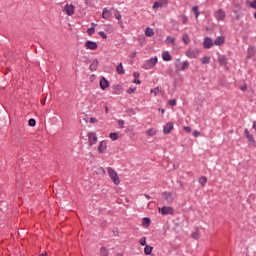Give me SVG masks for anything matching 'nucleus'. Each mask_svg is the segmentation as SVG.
Returning <instances> with one entry per match:
<instances>
[{
	"label": "nucleus",
	"instance_id": "1",
	"mask_svg": "<svg viewBox=\"0 0 256 256\" xmlns=\"http://www.w3.org/2000/svg\"><path fill=\"white\" fill-rule=\"evenodd\" d=\"M108 175H109L110 179L113 181L114 185H119V183H121V180H119V175L117 174L115 169L109 167Z\"/></svg>",
	"mask_w": 256,
	"mask_h": 256
},
{
	"label": "nucleus",
	"instance_id": "2",
	"mask_svg": "<svg viewBox=\"0 0 256 256\" xmlns=\"http://www.w3.org/2000/svg\"><path fill=\"white\" fill-rule=\"evenodd\" d=\"M158 58L153 57L148 59L142 66L143 69H153L155 65H157Z\"/></svg>",
	"mask_w": 256,
	"mask_h": 256
},
{
	"label": "nucleus",
	"instance_id": "3",
	"mask_svg": "<svg viewBox=\"0 0 256 256\" xmlns=\"http://www.w3.org/2000/svg\"><path fill=\"white\" fill-rule=\"evenodd\" d=\"M173 207L171 206H163L162 208H159V213L161 215H173Z\"/></svg>",
	"mask_w": 256,
	"mask_h": 256
},
{
	"label": "nucleus",
	"instance_id": "4",
	"mask_svg": "<svg viewBox=\"0 0 256 256\" xmlns=\"http://www.w3.org/2000/svg\"><path fill=\"white\" fill-rule=\"evenodd\" d=\"M169 5V0H159L154 2L152 9H159V7H167Z\"/></svg>",
	"mask_w": 256,
	"mask_h": 256
},
{
	"label": "nucleus",
	"instance_id": "5",
	"mask_svg": "<svg viewBox=\"0 0 256 256\" xmlns=\"http://www.w3.org/2000/svg\"><path fill=\"white\" fill-rule=\"evenodd\" d=\"M88 141H89L90 147H93V145L97 143V134L95 132H90L88 134Z\"/></svg>",
	"mask_w": 256,
	"mask_h": 256
},
{
	"label": "nucleus",
	"instance_id": "6",
	"mask_svg": "<svg viewBox=\"0 0 256 256\" xmlns=\"http://www.w3.org/2000/svg\"><path fill=\"white\" fill-rule=\"evenodd\" d=\"M213 45H214L213 39H211L210 37L204 38V41H203L204 49H211V47H213Z\"/></svg>",
	"mask_w": 256,
	"mask_h": 256
},
{
	"label": "nucleus",
	"instance_id": "7",
	"mask_svg": "<svg viewBox=\"0 0 256 256\" xmlns=\"http://www.w3.org/2000/svg\"><path fill=\"white\" fill-rule=\"evenodd\" d=\"M64 11L69 15V17H71V15L75 13V6L73 4H66Z\"/></svg>",
	"mask_w": 256,
	"mask_h": 256
},
{
	"label": "nucleus",
	"instance_id": "8",
	"mask_svg": "<svg viewBox=\"0 0 256 256\" xmlns=\"http://www.w3.org/2000/svg\"><path fill=\"white\" fill-rule=\"evenodd\" d=\"M163 197L167 203H173L175 201V196L171 192H163Z\"/></svg>",
	"mask_w": 256,
	"mask_h": 256
},
{
	"label": "nucleus",
	"instance_id": "9",
	"mask_svg": "<svg viewBox=\"0 0 256 256\" xmlns=\"http://www.w3.org/2000/svg\"><path fill=\"white\" fill-rule=\"evenodd\" d=\"M85 47L87 49H90L91 51H95V49H97V42H94V41H91V40H88L86 43H85Z\"/></svg>",
	"mask_w": 256,
	"mask_h": 256
},
{
	"label": "nucleus",
	"instance_id": "10",
	"mask_svg": "<svg viewBox=\"0 0 256 256\" xmlns=\"http://www.w3.org/2000/svg\"><path fill=\"white\" fill-rule=\"evenodd\" d=\"M107 87H109V80L106 79L105 77H102L100 79V88L102 89V91H105Z\"/></svg>",
	"mask_w": 256,
	"mask_h": 256
},
{
	"label": "nucleus",
	"instance_id": "11",
	"mask_svg": "<svg viewBox=\"0 0 256 256\" xmlns=\"http://www.w3.org/2000/svg\"><path fill=\"white\" fill-rule=\"evenodd\" d=\"M215 18L217 19V21H224L225 20V11L219 9L215 13Z\"/></svg>",
	"mask_w": 256,
	"mask_h": 256
},
{
	"label": "nucleus",
	"instance_id": "12",
	"mask_svg": "<svg viewBox=\"0 0 256 256\" xmlns=\"http://www.w3.org/2000/svg\"><path fill=\"white\" fill-rule=\"evenodd\" d=\"M173 131V123L169 122L167 123L163 128L164 135H169Z\"/></svg>",
	"mask_w": 256,
	"mask_h": 256
},
{
	"label": "nucleus",
	"instance_id": "13",
	"mask_svg": "<svg viewBox=\"0 0 256 256\" xmlns=\"http://www.w3.org/2000/svg\"><path fill=\"white\" fill-rule=\"evenodd\" d=\"M244 134L246 139H248V141L251 143V145L255 147V138H253V134H250L249 130L247 129L244 131Z\"/></svg>",
	"mask_w": 256,
	"mask_h": 256
},
{
	"label": "nucleus",
	"instance_id": "14",
	"mask_svg": "<svg viewBox=\"0 0 256 256\" xmlns=\"http://www.w3.org/2000/svg\"><path fill=\"white\" fill-rule=\"evenodd\" d=\"M225 43V38L224 36H219L214 40V45H216L217 47H221V45H223Z\"/></svg>",
	"mask_w": 256,
	"mask_h": 256
},
{
	"label": "nucleus",
	"instance_id": "15",
	"mask_svg": "<svg viewBox=\"0 0 256 256\" xmlns=\"http://www.w3.org/2000/svg\"><path fill=\"white\" fill-rule=\"evenodd\" d=\"M102 18L106 19V21H109V19L111 18V11H109L108 8H104L102 12Z\"/></svg>",
	"mask_w": 256,
	"mask_h": 256
},
{
	"label": "nucleus",
	"instance_id": "16",
	"mask_svg": "<svg viewBox=\"0 0 256 256\" xmlns=\"http://www.w3.org/2000/svg\"><path fill=\"white\" fill-rule=\"evenodd\" d=\"M105 151H107V143H105V141H102L99 144L98 152L99 153H105Z\"/></svg>",
	"mask_w": 256,
	"mask_h": 256
},
{
	"label": "nucleus",
	"instance_id": "17",
	"mask_svg": "<svg viewBox=\"0 0 256 256\" xmlns=\"http://www.w3.org/2000/svg\"><path fill=\"white\" fill-rule=\"evenodd\" d=\"M162 59H163V61H171V59H173V57L171 56V53H169V51H164L162 53Z\"/></svg>",
	"mask_w": 256,
	"mask_h": 256
},
{
	"label": "nucleus",
	"instance_id": "18",
	"mask_svg": "<svg viewBox=\"0 0 256 256\" xmlns=\"http://www.w3.org/2000/svg\"><path fill=\"white\" fill-rule=\"evenodd\" d=\"M145 35L146 37H153V35H155V31L153 30V28L147 27L145 29Z\"/></svg>",
	"mask_w": 256,
	"mask_h": 256
},
{
	"label": "nucleus",
	"instance_id": "19",
	"mask_svg": "<svg viewBox=\"0 0 256 256\" xmlns=\"http://www.w3.org/2000/svg\"><path fill=\"white\" fill-rule=\"evenodd\" d=\"M99 67V60L95 59L90 65V71H95Z\"/></svg>",
	"mask_w": 256,
	"mask_h": 256
},
{
	"label": "nucleus",
	"instance_id": "20",
	"mask_svg": "<svg viewBox=\"0 0 256 256\" xmlns=\"http://www.w3.org/2000/svg\"><path fill=\"white\" fill-rule=\"evenodd\" d=\"M116 71H117L118 75H125V69L123 68V63H120L116 67Z\"/></svg>",
	"mask_w": 256,
	"mask_h": 256
},
{
	"label": "nucleus",
	"instance_id": "21",
	"mask_svg": "<svg viewBox=\"0 0 256 256\" xmlns=\"http://www.w3.org/2000/svg\"><path fill=\"white\" fill-rule=\"evenodd\" d=\"M202 65H209L211 63V57L204 56L200 59Z\"/></svg>",
	"mask_w": 256,
	"mask_h": 256
},
{
	"label": "nucleus",
	"instance_id": "22",
	"mask_svg": "<svg viewBox=\"0 0 256 256\" xmlns=\"http://www.w3.org/2000/svg\"><path fill=\"white\" fill-rule=\"evenodd\" d=\"M114 17L119 20V25L123 27V21L121 20V12L119 10H116L114 13Z\"/></svg>",
	"mask_w": 256,
	"mask_h": 256
},
{
	"label": "nucleus",
	"instance_id": "23",
	"mask_svg": "<svg viewBox=\"0 0 256 256\" xmlns=\"http://www.w3.org/2000/svg\"><path fill=\"white\" fill-rule=\"evenodd\" d=\"M218 63L223 67H225V65H227V58L225 56H220L218 58Z\"/></svg>",
	"mask_w": 256,
	"mask_h": 256
},
{
	"label": "nucleus",
	"instance_id": "24",
	"mask_svg": "<svg viewBox=\"0 0 256 256\" xmlns=\"http://www.w3.org/2000/svg\"><path fill=\"white\" fill-rule=\"evenodd\" d=\"M145 255H151L153 253V246L146 245L144 248Z\"/></svg>",
	"mask_w": 256,
	"mask_h": 256
},
{
	"label": "nucleus",
	"instance_id": "25",
	"mask_svg": "<svg viewBox=\"0 0 256 256\" xmlns=\"http://www.w3.org/2000/svg\"><path fill=\"white\" fill-rule=\"evenodd\" d=\"M147 135H148V137H155V135H157V130H155L153 128H149L147 130Z\"/></svg>",
	"mask_w": 256,
	"mask_h": 256
},
{
	"label": "nucleus",
	"instance_id": "26",
	"mask_svg": "<svg viewBox=\"0 0 256 256\" xmlns=\"http://www.w3.org/2000/svg\"><path fill=\"white\" fill-rule=\"evenodd\" d=\"M200 238H201V232L199 231L198 228H195L193 232V239H200Z\"/></svg>",
	"mask_w": 256,
	"mask_h": 256
},
{
	"label": "nucleus",
	"instance_id": "27",
	"mask_svg": "<svg viewBox=\"0 0 256 256\" xmlns=\"http://www.w3.org/2000/svg\"><path fill=\"white\" fill-rule=\"evenodd\" d=\"M255 55V48H248V55H247V59H251V57H253Z\"/></svg>",
	"mask_w": 256,
	"mask_h": 256
},
{
	"label": "nucleus",
	"instance_id": "28",
	"mask_svg": "<svg viewBox=\"0 0 256 256\" xmlns=\"http://www.w3.org/2000/svg\"><path fill=\"white\" fill-rule=\"evenodd\" d=\"M193 13L195 15V18L198 19L199 15H201V12H199V6H194L193 7Z\"/></svg>",
	"mask_w": 256,
	"mask_h": 256
},
{
	"label": "nucleus",
	"instance_id": "29",
	"mask_svg": "<svg viewBox=\"0 0 256 256\" xmlns=\"http://www.w3.org/2000/svg\"><path fill=\"white\" fill-rule=\"evenodd\" d=\"M198 181L200 185H202V187H205V185L207 184V177L201 176Z\"/></svg>",
	"mask_w": 256,
	"mask_h": 256
},
{
	"label": "nucleus",
	"instance_id": "30",
	"mask_svg": "<svg viewBox=\"0 0 256 256\" xmlns=\"http://www.w3.org/2000/svg\"><path fill=\"white\" fill-rule=\"evenodd\" d=\"M165 42L167 45H171V44L175 43V38H173L171 36H167Z\"/></svg>",
	"mask_w": 256,
	"mask_h": 256
},
{
	"label": "nucleus",
	"instance_id": "31",
	"mask_svg": "<svg viewBox=\"0 0 256 256\" xmlns=\"http://www.w3.org/2000/svg\"><path fill=\"white\" fill-rule=\"evenodd\" d=\"M110 139L112 141H117V139H119V134L117 132L110 133Z\"/></svg>",
	"mask_w": 256,
	"mask_h": 256
},
{
	"label": "nucleus",
	"instance_id": "32",
	"mask_svg": "<svg viewBox=\"0 0 256 256\" xmlns=\"http://www.w3.org/2000/svg\"><path fill=\"white\" fill-rule=\"evenodd\" d=\"M181 71H185L186 69H189V62L187 61H184L182 64H181Z\"/></svg>",
	"mask_w": 256,
	"mask_h": 256
},
{
	"label": "nucleus",
	"instance_id": "33",
	"mask_svg": "<svg viewBox=\"0 0 256 256\" xmlns=\"http://www.w3.org/2000/svg\"><path fill=\"white\" fill-rule=\"evenodd\" d=\"M182 40L185 43V45H189V43L191 42V40L189 39V35L187 34L183 36Z\"/></svg>",
	"mask_w": 256,
	"mask_h": 256
},
{
	"label": "nucleus",
	"instance_id": "34",
	"mask_svg": "<svg viewBox=\"0 0 256 256\" xmlns=\"http://www.w3.org/2000/svg\"><path fill=\"white\" fill-rule=\"evenodd\" d=\"M139 243H140V245H142V247H146L147 246V238L146 237L141 238Z\"/></svg>",
	"mask_w": 256,
	"mask_h": 256
},
{
	"label": "nucleus",
	"instance_id": "35",
	"mask_svg": "<svg viewBox=\"0 0 256 256\" xmlns=\"http://www.w3.org/2000/svg\"><path fill=\"white\" fill-rule=\"evenodd\" d=\"M28 124L30 127H35L37 125V121L33 118L29 119Z\"/></svg>",
	"mask_w": 256,
	"mask_h": 256
},
{
	"label": "nucleus",
	"instance_id": "36",
	"mask_svg": "<svg viewBox=\"0 0 256 256\" xmlns=\"http://www.w3.org/2000/svg\"><path fill=\"white\" fill-rule=\"evenodd\" d=\"M143 225H145L146 224V226L147 227H149V225H151V219L150 218H148V217H145L144 219H143Z\"/></svg>",
	"mask_w": 256,
	"mask_h": 256
},
{
	"label": "nucleus",
	"instance_id": "37",
	"mask_svg": "<svg viewBox=\"0 0 256 256\" xmlns=\"http://www.w3.org/2000/svg\"><path fill=\"white\" fill-rule=\"evenodd\" d=\"M100 255H101V256H108L109 253L107 252V249H106V248H101V250H100Z\"/></svg>",
	"mask_w": 256,
	"mask_h": 256
},
{
	"label": "nucleus",
	"instance_id": "38",
	"mask_svg": "<svg viewBox=\"0 0 256 256\" xmlns=\"http://www.w3.org/2000/svg\"><path fill=\"white\" fill-rule=\"evenodd\" d=\"M186 55L187 57H189L190 59H193V50L192 49H188L186 51Z\"/></svg>",
	"mask_w": 256,
	"mask_h": 256
},
{
	"label": "nucleus",
	"instance_id": "39",
	"mask_svg": "<svg viewBox=\"0 0 256 256\" xmlns=\"http://www.w3.org/2000/svg\"><path fill=\"white\" fill-rule=\"evenodd\" d=\"M150 93H154V96L157 97V95H159V87L152 89Z\"/></svg>",
	"mask_w": 256,
	"mask_h": 256
},
{
	"label": "nucleus",
	"instance_id": "40",
	"mask_svg": "<svg viewBox=\"0 0 256 256\" xmlns=\"http://www.w3.org/2000/svg\"><path fill=\"white\" fill-rule=\"evenodd\" d=\"M118 125H119L120 129H125V121L124 120H119Z\"/></svg>",
	"mask_w": 256,
	"mask_h": 256
},
{
	"label": "nucleus",
	"instance_id": "41",
	"mask_svg": "<svg viewBox=\"0 0 256 256\" xmlns=\"http://www.w3.org/2000/svg\"><path fill=\"white\" fill-rule=\"evenodd\" d=\"M88 35H93L95 33V28L91 27L87 30Z\"/></svg>",
	"mask_w": 256,
	"mask_h": 256
},
{
	"label": "nucleus",
	"instance_id": "42",
	"mask_svg": "<svg viewBox=\"0 0 256 256\" xmlns=\"http://www.w3.org/2000/svg\"><path fill=\"white\" fill-rule=\"evenodd\" d=\"M169 105H171L172 107H175V105H177V100L176 99L170 100Z\"/></svg>",
	"mask_w": 256,
	"mask_h": 256
},
{
	"label": "nucleus",
	"instance_id": "43",
	"mask_svg": "<svg viewBox=\"0 0 256 256\" xmlns=\"http://www.w3.org/2000/svg\"><path fill=\"white\" fill-rule=\"evenodd\" d=\"M100 37H102V39H107V34L103 31L99 32Z\"/></svg>",
	"mask_w": 256,
	"mask_h": 256
},
{
	"label": "nucleus",
	"instance_id": "44",
	"mask_svg": "<svg viewBox=\"0 0 256 256\" xmlns=\"http://www.w3.org/2000/svg\"><path fill=\"white\" fill-rule=\"evenodd\" d=\"M136 89H137V88H129V89L127 90V93H129V94L135 93Z\"/></svg>",
	"mask_w": 256,
	"mask_h": 256
},
{
	"label": "nucleus",
	"instance_id": "45",
	"mask_svg": "<svg viewBox=\"0 0 256 256\" xmlns=\"http://www.w3.org/2000/svg\"><path fill=\"white\" fill-rule=\"evenodd\" d=\"M175 65H176V69H179V67H181V61L177 60Z\"/></svg>",
	"mask_w": 256,
	"mask_h": 256
},
{
	"label": "nucleus",
	"instance_id": "46",
	"mask_svg": "<svg viewBox=\"0 0 256 256\" xmlns=\"http://www.w3.org/2000/svg\"><path fill=\"white\" fill-rule=\"evenodd\" d=\"M184 131H186L187 133H191V127L185 126Z\"/></svg>",
	"mask_w": 256,
	"mask_h": 256
},
{
	"label": "nucleus",
	"instance_id": "47",
	"mask_svg": "<svg viewBox=\"0 0 256 256\" xmlns=\"http://www.w3.org/2000/svg\"><path fill=\"white\" fill-rule=\"evenodd\" d=\"M99 120H97V118H90V123H97Z\"/></svg>",
	"mask_w": 256,
	"mask_h": 256
},
{
	"label": "nucleus",
	"instance_id": "48",
	"mask_svg": "<svg viewBox=\"0 0 256 256\" xmlns=\"http://www.w3.org/2000/svg\"><path fill=\"white\" fill-rule=\"evenodd\" d=\"M250 7H252V9H256V0H254L251 4Z\"/></svg>",
	"mask_w": 256,
	"mask_h": 256
},
{
	"label": "nucleus",
	"instance_id": "49",
	"mask_svg": "<svg viewBox=\"0 0 256 256\" xmlns=\"http://www.w3.org/2000/svg\"><path fill=\"white\" fill-rule=\"evenodd\" d=\"M187 21H188V18H187V16H182V23H187Z\"/></svg>",
	"mask_w": 256,
	"mask_h": 256
},
{
	"label": "nucleus",
	"instance_id": "50",
	"mask_svg": "<svg viewBox=\"0 0 256 256\" xmlns=\"http://www.w3.org/2000/svg\"><path fill=\"white\" fill-rule=\"evenodd\" d=\"M133 75H134V78H135V79H139V77H140L139 72H134Z\"/></svg>",
	"mask_w": 256,
	"mask_h": 256
},
{
	"label": "nucleus",
	"instance_id": "51",
	"mask_svg": "<svg viewBox=\"0 0 256 256\" xmlns=\"http://www.w3.org/2000/svg\"><path fill=\"white\" fill-rule=\"evenodd\" d=\"M133 83H136L137 85H141V80L135 78L134 81H133Z\"/></svg>",
	"mask_w": 256,
	"mask_h": 256
},
{
	"label": "nucleus",
	"instance_id": "52",
	"mask_svg": "<svg viewBox=\"0 0 256 256\" xmlns=\"http://www.w3.org/2000/svg\"><path fill=\"white\" fill-rule=\"evenodd\" d=\"M200 134H201V133H200L199 131H197V130H195V131L193 132L194 137H199Z\"/></svg>",
	"mask_w": 256,
	"mask_h": 256
},
{
	"label": "nucleus",
	"instance_id": "53",
	"mask_svg": "<svg viewBox=\"0 0 256 256\" xmlns=\"http://www.w3.org/2000/svg\"><path fill=\"white\" fill-rule=\"evenodd\" d=\"M136 56H137V52H133L130 57H131L132 59H135Z\"/></svg>",
	"mask_w": 256,
	"mask_h": 256
},
{
	"label": "nucleus",
	"instance_id": "54",
	"mask_svg": "<svg viewBox=\"0 0 256 256\" xmlns=\"http://www.w3.org/2000/svg\"><path fill=\"white\" fill-rule=\"evenodd\" d=\"M241 91H247V85L241 86Z\"/></svg>",
	"mask_w": 256,
	"mask_h": 256
},
{
	"label": "nucleus",
	"instance_id": "55",
	"mask_svg": "<svg viewBox=\"0 0 256 256\" xmlns=\"http://www.w3.org/2000/svg\"><path fill=\"white\" fill-rule=\"evenodd\" d=\"M105 113H109V107L105 106Z\"/></svg>",
	"mask_w": 256,
	"mask_h": 256
},
{
	"label": "nucleus",
	"instance_id": "56",
	"mask_svg": "<svg viewBox=\"0 0 256 256\" xmlns=\"http://www.w3.org/2000/svg\"><path fill=\"white\" fill-rule=\"evenodd\" d=\"M159 111H160V113H162V114L165 113V109H163V108H160Z\"/></svg>",
	"mask_w": 256,
	"mask_h": 256
},
{
	"label": "nucleus",
	"instance_id": "57",
	"mask_svg": "<svg viewBox=\"0 0 256 256\" xmlns=\"http://www.w3.org/2000/svg\"><path fill=\"white\" fill-rule=\"evenodd\" d=\"M144 196L146 197V199H151V196L149 194H145Z\"/></svg>",
	"mask_w": 256,
	"mask_h": 256
},
{
	"label": "nucleus",
	"instance_id": "58",
	"mask_svg": "<svg viewBox=\"0 0 256 256\" xmlns=\"http://www.w3.org/2000/svg\"><path fill=\"white\" fill-rule=\"evenodd\" d=\"M40 256H47V252L40 254Z\"/></svg>",
	"mask_w": 256,
	"mask_h": 256
},
{
	"label": "nucleus",
	"instance_id": "59",
	"mask_svg": "<svg viewBox=\"0 0 256 256\" xmlns=\"http://www.w3.org/2000/svg\"><path fill=\"white\" fill-rule=\"evenodd\" d=\"M45 101H46L45 99L41 101L42 105H45Z\"/></svg>",
	"mask_w": 256,
	"mask_h": 256
},
{
	"label": "nucleus",
	"instance_id": "60",
	"mask_svg": "<svg viewBox=\"0 0 256 256\" xmlns=\"http://www.w3.org/2000/svg\"><path fill=\"white\" fill-rule=\"evenodd\" d=\"M101 169H102L103 173H105V169H103V168H101Z\"/></svg>",
	"mask_w": 256,
	"mask_h": 256
},
{
	"label": "nucleus",
	"instance_id": "61",
	"mask_svg": "<svg viewBox=\"0 0 256 256\" xmlns=\"http://www.w3.org/2000/svg\"><path fill=\"white\" fill-rule=\"evenodd\" d=\"M151 256H155V254H151Z\"/></svg>",
	"mask_w": 256,
	"mask_h": 256
},
{
	"label": "nucleus",
	"instance_id": "62",
	"mask_svg": "<svg viewBox=\"0 0 256 256\" xmlns=\"http://www.w3.org/2000/svg\"><path fill=\"white\" fill-rule=\"evenodd\" d=\"M180 183V185H182V183L181 182H179Z\"/></svg>",
	"mask_w": 256,
	"mask_h": 256
}]
</instances>
